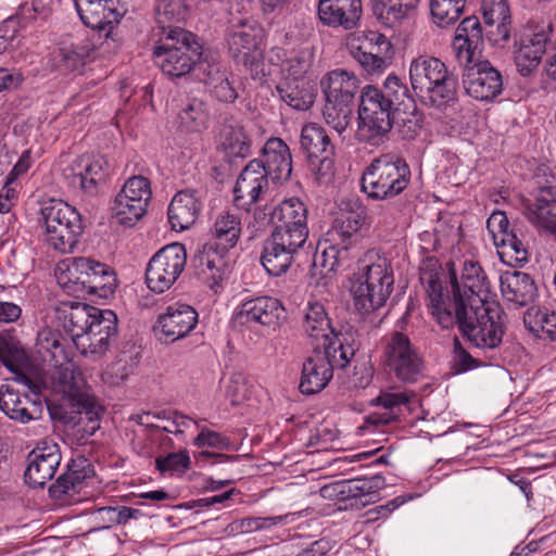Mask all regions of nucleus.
Masks as SVG:
<instances>
[{
  "mask_svg": "<svg viewBox=\"0 0 556 556\" xmlns=\"http://www.w3.org/2000/svg\"><path fill=\"white\" fill-rule=\"evenodd\" d=\"M300 143L307 160L333 154V146L327 131L317 124H308L302 128Z\"/></svg>",
  "mask_w": 556,
  "mask_h": 556,
  "instance_id": "45",
  "label": "nucleus"
},
{
  "mask_svg": "<svg viewBox=\"0 0 556 556\" xmlns=\"http://www.w3.org/2000/svg\"><path fill=\"white\" fill-rule=\"evenodd\" d=\"M393 270L384 257L364 264L352 281L351 293L355 308L363 315L386 304L393 289Z\"/></svg>",
  "mask_w": 556,
  "mask_h": 556,
  "instance_id": "8",
  "label": "nucleus"
},
{
  "mask_svg": "<svg viewBox=\"0 0 556 556\" xmlns=\"http://www.w3.org/2000/svg\"><path fill=\"white\" fill-rule=\"evenodd\" d=\"M195 68L199 72V79L208 89L215 81H218L224 76H227L228 71L226 67L217 61L214 56L204 54L197 63Z\"/></svg>",
  "mask_w": 556,
  "mask_h": 556,
  "instance_id": "58",
  "label": "nucleus"
},
{
  "mask_svg": "<svg viewBox=\"0 0 556 556\" xmlns=\"http://www.w3.org/2000/svg\"><path fill=\"white\" fill-rule=\"evenodd\" d=\"M303 329L307 337L312 339V345L320 348L336 349L340 339L339 333L334 331L330 324V318L323 304L309 302L304 315Z\"/></svg>",
  "mask_w": 556,
  "mask_h": 556,
  "instance_id": "29",
  "label": "nucleus"
},
{
  "mask_svg": "<svg viewBox=\"0 0 556 556\" xmlns=\"http://www.w3.org/2000/svg\"><path fill=\"white\" fill-rule=\"evenodd\" d=\"M201 204L194 191H179L172 199L167 215L174 230H185L192 226L199 215Z\"/></svg>",
  "mask_w": 556,
  "mask_h": 556,
  "instance_id": "36",
  "label": "nucleus"
},
{
  "mask_svg": "<svg viewBox=\"0 0 556 556\" xmlns=\"http://www.w3.org/2000/svg\"><path fill=\"white\" fill-rule=\"evenodd\" d=\"M36 346L45 362L60 365L68 362V356L61 333L51 328H43L37 333Z\"/></svg>",
  "mask_w": 556,
  "mask_h": 556,
  "instance_id": "47",
  "label": "nucleus"
},
{
  "mask_svg": "<svg viewBox=\"0 0 556 556\" xmlns=\"http://www.w3.org/2000/svg\"><path fill=\"white\" fill-rule=\"evenodd\" d=\"M409 79L414 92L427 106L443 110L458 101V78L438 58L414 59Z\"/></svg>",
  "mask_w": 556,
  "mask_h": 556,
  "instance_id": "4",
  "label": "nucleus"
},
{
  "mask_svg": "<svg viewBox=\"0 0 556 556\" xmlns=\"http://www.w3.org/2000/svg\"><path fill=\"white\" fill-rule=\"evenodd\" d=\"M276 89L280 99L295 110H307L314 103V94L306 80L282 79Z\"/></svg>",
  "mask_w": 556,
  "mask_h": 556,
  "instance_id": "44",
  "label": "nucleus"
},
{
  "mask_svg": "<svg viewBox=\"0 0 556 556\" xmlns=\"http://www.w3.org/2000/svg\"><path fill=\"white\" fill-rule=\"evenodd\" d=\"M367 219L366 206L358 198L341 202L340 214L326 232V240L334 243L345 242L354 247L361 238L359 230Z\"/></svg>",
  "mask_w": 556,
  "mask_h": 556,
  "instance_id": "20",
  "label": "nucleus"
},
{
  "mask_svg": "<svg viewBox=\"0 0 556 556\" xmlns=\"http://www.w3.org/2000/svg\"><path fill=\"white\" fill-rule=\"evenodd\" d=\"M278 222L285 224H290V222L307 224L306 205L298 198L281 201L269 210V223Z\"/></svg>",
  "mask_w": 556,
  "mask_h": 556,
  "instance_id": "52",
  "label": "nucleus"
},
{
  "mask_svg": "<svg viewBox=\"0 0 556 556\" xmlns=\"http://www.w3.org/2000/svg\"><path fill=\"white\" fill-rule=\"evenodd\" d=\"M337 489L338 494L343 498L362 500L364 497L365 501L362 502L363 505L374 502L365 478L342 481L337 484Z\"/></svg>",
  "mask_w": 556,
  "mask_h": 556,
  "instance_id": "61",
  "label": "nucleus"
},
{
  "mask_svg": "<svg viewBox=\"0 0 556 556\" xmlns=\"http://www.w3.org/2000/svg\"><path fill=\"white\" fill-rule=\"evenodd\" d=\"M324 240L328 245L325 247L319 257L320 266L325 269V274L337 271L350 258V250L353 247L345 242L334 243L327 241L326 238Z\"/></svg>",
  "mask_w": 556,
  "mask_h": 556,
  "instance_id": "55",
  "label": "nucleus"
},
{
  "mask_svg": "<svg viewBox=\"0 0 556 556\" xmlns=\"http://www.w3.org/2000/svg\"><path fill=\"white\" fill-rule=\"evenodd\" d=\"M525 326L535 336L556 341V313L547 308L531 307L523 317Z\"/></svg>",
  "mask_w": 556,
  "mask_h": 556,
  "instance_id": "49",
  "label": "nucleus"
},
{
  "mask_svg": "<svg viewBox=\"0 0 556 556\" xmlns=\"http://www.w3.org/2000/svg\"><path fill=\"white\" fill-rule=\"evenodd\" d=\"M420 0H376L374 14L386 25L393 26L414 12Z\"/></svg>",
  "mask_w": 556,
  "mask_h": 556,
  "instance_id": "48",
  "label": "nucleus"
},
{
  "mask_svg": "<svg viewBox=\"0 0 556 556\" xmlns=\"http://www.w3.org/2000/svg\"><path fill=\"white\" fill-rule=\"evenodd\" d=\"M354 354L355 349L344 342H339L336 349L314 345L312 355L305 358L302 366L301 393L312 395L324 390L332 379L333 370L345 368Z\"/></svg>",
  "mask_w": 556,
  "mask_h": 556,
  "instance_id": "10",
  "label": "nucleus"
},
{
  "mask_svg": "<svg viewBox=\"0 0 556 556\" xmlns=\"http://www.w3.org/2000/svg\"><path fill=\"white\" fill-rule=\"evenodd\" d=\"M50 497L56 501L60 505H72L80 501L79 492L75 488L66 473L61 475L55 483L49 488Z\"/></svg>",
  "mask_w": 556,
  "mask_h": 556,
  "instance_id": "59",
  "label": "nucleus"
},
{
  "mask_svg": "<svg viewBox=\"0 0 556 556\" xmlns=\"http://www.w3.org/2000/svg\"><path fill=\"white\" fill-rule=\"evenodd\" d=\"M409 89L396 75H389L381 87L365 86L358 105L357 138L370 146H380L389 139L394 115L407 100Z\"/></svg>",
  "mask_w": 556,
  "mask_h": 556,
  "instance_id": "2",
  "label": "nucleus"
},
{
  "mask_svg": "<svg viewBox=\"0 0 556 556\" xmlns=\"http://www.w3.org/2000/svg\"><path fill=\"white\" fill-rule=\"evenodd\" d=\"M452 298L444 295L445 305L453 312L458 304L464 307L477 308L480 305L496 303L491 301V285L485 271L479 263L466 261L463 266L460 279L456 277L453 268L448 273Z\"/></svg>",
  "mask_w": 556,
  "mask_h": 556,
  "instance_id": "11",
  "label": "nucleus"
},
{
  "mask_svg": "<svg viewBox=\"0 0 556 556\" xmlns=\"http://www.w3.org/2000/svg\"><path fill=\"white\" fill-rule=\"evenodd\" d=\"M285 318V307L281 302L271 296H257L243 302L236 314L240 325H261L276 328Z\"/></svg>",
  "mask_w": 556,
  "mask_h": 556,
  "instance_id": "25",
  "label": "nucleus"
},
{
  "mask_svg": "<svg viewBox=\"0 0 556 556\" xmlns=\"http://www.w3.org/2000/svg\"><path fill=\"white\" fill-rule=\"evenodd\" d=\"M268 188V176L263 163L257 160L250 161L241 170L235 188L233 203L237 207L249 211L256 203L261 193Z\"/></svg>",
  "mask_w": 556,
  "mask_h": 556,
  "instance_id": "26",
  "label": "nucleus"
},
{
  "mask_svg": "<svg viewBox=\"0 0 556 556\" xmlns=\"http://www.w3.org/2000/svg\"><path fill=\"white\" fill-rule=\"evenodd\" d=\"M332 156L333 154H324L307 160L309 170L319 184L330 181L333 176L334 163Z\"/></svg>",
  "mask_w": 556,
  "mask_h": 556,
  "instance_id": "64",
  "label": "nucleus"
},
{
  "mask_svg": "<svg viewBox=\"0 0 556 556\" xmlns=\"http://www.w3.org/2000/svg\"><path fill=\"white\" fill-rule=\"evenodd\" d=\"M152 192L150 181L143 176H132L115 197L112 211L117 224L132 227L147 213Z\"/></svg>",
  "mask_w": 556,
  "mask_h": 556,
  "instance_id": "17",
  "label": "nucleus"
},
{
  "mask_svg": "<svg viewBox=\"0 0 556 556\" xmlns=\"http://www.w3.org/2000/svg\"><path fill=\"white\" fill-rule=\"evenodd\" d=\"M382 362L386 370L403 383H416L424 377V359L403 332L391 333L383 348Z\"/></svg>",
  "mask_w": 556,
  "mask_h": 556,
  "instance_id": "13",
  "label": "nucleus"
},
{
  "mask_svg": "<svg viewBox=\"0 0 556 556\" xmlns=\"http://www.w3.org/2000/svg\"><path fill=\"white\" fill-rule=\"evenodd\" d=\"M157 470L162 473L185 471L190 466V457L187 452L169 453L164 457L155 459Z\"/></svg>",
  "mask_w": 556,
  "mask_h": 556,
  "instance_id": "63",
  "label": "nucleus"
},
{
  "mask_svg": "<svg viewBox=\"0 0 556 556\" xmlns=\"http://www.w3.org/2000/svg\"><path fill=\"white\" fill-rule=\"evenodd\" d=\"M303 248L269 235L263 242L261 264L273 277L286 274L299 261Z\"/></svg>",
  "mask_w": 556,
  "mask_h": 556,
  "instance_id": "27",
  "label": "nucleus"
},
{
  "mask_svg": "<svg viewBox=\"0 0 556 556\" xmlns=\"http://www.w3.org/2000/svg\"><path fill=\"white\" fill-rule=\"evenodd\" d=\"M27 361L21 342L10 333L0 334V362L12 374H20Z\"/></svg>",
  "mask_w": 556,
  "mask_h": 556,
  "instance_id": "51",
  "label": "nucleus"
},
{
  "mask_svg": "<svg viewBox=\"0 0 556 556\" xmlns=\"http://www.w3.org/2000/svg\"><path fill=\"white\" fill-rule=\"evenodd\" d=\"M271 224L275 228L270 235L304 249L309 232L307 224L296 222H290V224L280 222Z\"/></svg>",
  "mask_w": 556,
  "mask_h": 556,
  "instance_id": "57",
  "label": "nucleus"
},
{
  "mask_svg": "<svg viewBox=\"0 0 556 556\" xmlns=\"http://www.w3.org/2000/svg\"><path fill=\"white\" fill-rule=\"evenodd\" d=\"M556 211V185L541 187L535 201L526 207V216L529 222L538 219L543 215L553 216Z\"/></svg>",
  "mask_w": 556,
  "mask_h": 556,
  "instance_id": "54",
  "label": "nucleus"
},
{
  "mask_svg": "<svg viewBox=\"0 0 556 556\" xmlns=\"http://www.w3.org/2000/svg\"><path fill=\"white\" fill-rule=\"evenodd\" d=\"M462 64L465 66L463 86L469 97L488 102L502 93L503 76L488 60Z\"/></svg>",
  "mask_w": 556,
  "mask_h": 556,
  "instance_id": "19",
  "label": "nucleus"
},
{
  "mask_svg": "<svg viewBox=\"0 0 556 556\" xmlns=\"http://www.w3.org/2000/svg\"><path fill=\"white\" fill-rule=\"evenodd\" d=\"M98 307L80 302H70L63 305V328L70 334L77 348L78 340L83 339L88 329L89 320L98 312Z\"/></svg>",
  "mask_w": 556,
  "mask_h": 556,
  "instance_id": "37",
  "label": "nucleus"
},
{
  "mask_svg": "<svg viewBox=\"0 0 556 556\" xmlns=\"http://www.w3.org/2000/svg\"><path fill=\"white\" fill-rule=\"evenodd\" d=\"M553 30L548 21H529L515 33L514 59L520 75L529 76L538 68Z\"/></svg>",
  "mask_w": 556,
  "mask_h": 556,
  "instance_id": "12",
  "label": "nucleus"
},
{
  "mask_svg": "<svg viewBox=\"0 0 556 556\" xmlns=\"http://www.w3.org/2000/svg\"><path fill=\"white\" fill-rule=\"evenodd\" d=\"M54 7V0H33L30 5H21L18 15L23 26H27L30 23L48 22L53 15Z\"/></svg>",
  "mask_w": 556,
  "mask_h": 556,
  "instance_id": "56",
  "label": "nucleus"
},
{
  "mask_svg": "<svg viewBox=\"0 0 556 556\" xmlns=\"http://www.w3.org/2000/svg\"><path fill=\"white\" fill-rule=\"evenodd\" d=\"M187 263L184 244L175 242L159 250L149 261L146 283L154 293L168 290L181 275Z\"/></svg>",
  "mask_w": 556,
  "mask_h": 556,
  "instance_id": "14",
  "label": "nucleus"
},
{
  "mask_svg": "<svg viewBox=\"0 0 556 556\" xmlns=\"http://www.w3.org/2000/svg\"><path fill=\"white\" fill-rule=\"evenodd\" d=\"M67 172V178L74 187H79L85 193L96 194L109 176V163L102 155L84 154L73 161Z\"/></svg>",
  "mask_w": 556,
  "mask_h": 556,
  "instance_id": "24",
  "label": "nucleus"
},
{
  "mask_svg": "<svg viewBox=\"0 0 556 556\" xmlns=\"http://www.w3.org/2000/svg\"><path fill=\"white\" fill-rule=\"evenodd\" d=\"M262 28L255 22H240L228 35L229 53L237 64L250 70L256 78L263 73V53L260 48Z\"/></svg>",
  "mask_w": 556,
  "mask_h": 556,
  "instance_id": "16",
  "label": "nucleus"
},
{
  "mask_svg": "<svg viewBox=\"0 0 556 556\" xmlns=\"http://www.w3.org/2000/svg\"><path fill=\"white\" fill-rule=\"evenodd\" d=\"M224 253L213 243H207L191 260L195 277L212 289L219 285L225 275Z\"/></svg>",
  "mask_w": 556,
  "mask_h": 556,
  "instance_id": "33",
  "label": "nucleus"
},
{
  "mask_svg": "<svg viewBox=\"0 0 556 556\" xmlns=\"http://www.w3.org/2000/svg\"><path fill=\"white\" fill-rule=\"evenodd\" d=\"M266 175L274 182L287 181L292 173V157L287 143L273 137L268 139L263 148L261 159Z\"/></svg>",
  "mask_w": 556,
  "mask_h": 556,
  "instance_id": "32",
  "label": "nucleus"
},
{
  "mask_svg": "<svg viewBox=\"0 0 556 556\" xmlns=\"http://www.w3.org/2000/svg\"><path fill=\"white\" fill-rule=\"evenodd\" d=\"M410 181V169L404 159L395 154H382L365 168L362 191L371 200H388L402 193Z\"/></svg>",
  "mask_w": 556,
  "mask_h": 556,
  "instance_id": "6",
  "label": "nucleus"
},
{
  "mask_svg": "<svg viewBox=\"0 0 556 556\" xmlns=\"http://www.w3.org/2000/svg\"><path fill=\"white\" fill-rule=\"evenodd\" d=\"M415 393L396 392V393H382L377 397L378 403L374 405H380L387 412L384 413H372L365 418L366 424L372 426L389 425L396 419L395 409L403 405H408L412 399H415Z\"/></svg>",
  "mask_w": 556,
  "mask_h": 556,
  "instance_id": "46",
  "label": "nucleus"
},
{
  "mask_svg": "<svg viewBox=\"0 0 556 556\" xmlns=\"http://www.w3.org/2000/svg\"><path fill=\"white\" fill-rule=\"evenodd\" d=\"M81 22L87 27L103 36L109 48L116 49L118 40L115 27L124 16L113 0H100L77 11Z\"/></svg>",
  "mask_w": 556,
  "mask_h": 556,
  "instance_id": "21",
  "label": "nucleus"
},
{
  "mask_svg": "<svg viewBox=\"0 0 556 556\" xmlns=\"http://www.w3.org/2000/svg\"><path fill=\"white\" fill-rule=\"evenodd\" d=\"M0 410L13 421L28 424L40 417L41 406L40 402L33 400L27 393L20 392L10 384H2Z\"/></svg>",
  "mask_w": 556,
  "mask_h": 556,
  "instance_id": "30",
  "label": "nucleus"
},
{
  "mask_svg": "<svg viewBox=\"0 0 556 556\" xmlns=\"http://www.w3.org/2000/svg\"><path fill=\"white\" fill-rule=\"evenodd\" d=\"M210 106L199 98H190L177 114V124L182 131L200 132L208 127Z\"/></svg>",
  "mask_w": 556,
  "mask_h": 556,
  "instance_id": "40",
  "label": "nucleus"
},
{
  "mask_svg": "<svg viewBox=\"0 0 556 556\" xmlns=\"http://www.w3.org/2000/svg\"><path fill=\"white\" fill-rule=\"evenodd\" d=\"M70 481L75 484L78 492L83 489L87 479L92 478L94 470L90 462L85 457L72 460L65 472Z\"/></svg>",
  "mask_w": 556,
  "mask_h": 556,
  "instance_id": "62",
  "label": "nucleus"
},
{
  "mask_svg": "<svg viewBox=\"0 0 556 556\" xmlns=\"http://www.w3.org/2000/svg\"><path fill=\"white\" fill-rule=\"evenodd\" d=\"M117 336V316L111 309H98L88 324L83 339L78 340L77 349L83 354H103Z\"/></svg>",
  "mask_w": 556,
  "mask_h": 556,
  "instance_id": "22",
  "label": "nucleus"
},
{
  "mask_svg": "<svg viewBox=\"0 0 556 556\" xmlns=\"http://www.w3.org/2000/svg\"><path fill=\"white\" fill-rule=\"evenodd\" d=\"M60 463L61 453L56 444L36 447L28 455L25 482L33 488H43L54 477Z\"/></svg>",
  "mask_w": 556,
  "mask_h": 556,
  "instance_id": "28",
  "label": "nucleus"
},
{
  "mask_svg": "<svg viewBox=\"0 0 556 556\" xmlns=\"http://www.w3.org/2000/svg\"><path fill=\"white\" fill-rule=\"evenodd\" d=\"M485 24L496 25L495 43L507 42L511 36V15L505 0H484L482 4Z\"/></svg>",
  "mask_w": 556,
  "mask_h": 556,
  "instance_id": "41",
  "label": "nucleus"
},
{
  "mask_svg": "<svg viewBox=\"0 0 556 556\" xmlns=\"http://www.w3.org/2000/svg\"><path fill=\"white\" fill-rule=\"evenodd\" d=\"M348 48L352 58L368 75H381L392 63V45L384 35L377 31L353 37Z\"/></svg>",
  "mask_w": 556,
  "mask_h": 556,
  "instance_id": "15",
  "label": "nucleus"
},
{
  "mask_svg": "<svg viewBox=\"0 0 556 556\" xmlns=\"http://www.w3.org/2000/svg\"><path fill=\"white\" fill-rule=\"evenodd\" d=\"M197 324V311L190 305L176 303L159 316L154 331L160 341L172 343L189 334Z\"/></svg>",
  "mask_w": 556,
  "mask_h": 556,
  "instance_id": "23",
  "label": "nucleus"
},
{
  "mask_svg": "<svg viewBox=\"0 0 556 556\" xmlns=\"http://www.w3.org/2000/svg\"><path fill=\"white\" fill-rule=\"evenodd\" d=\"M482 27L477 16L465 17L456 28L453 50L459 63H470L482 45Z\"/></svg>",
  "mask_w": 556,
  "mask_h": 556,
  "instance_id": "34",
  "label": "nucleus"
},
{
  "mask_svg": "<svg viewBox=\"0 0 556 556\" xmlns=\"http://www.w3.org/2000/svg\"><path fill=\"white\" fill-rule=\"evenodd\" d=\"M320 87L325 96L324 118L342 134L351 121L358 80L345 70H334L320 80Z\"/></svg>",
  "mask_w": 556,
  "mask_h": 556,
  "instance_id": "9",
  "label": "nucleus"
},
{
  "mask_svg": "<svg viewBox=\"0 0 556 556\" xmlns=\"http://www.w3.org/2000/svg\"><path fill=\"white\" fill-rule=\"evenodd\" d=\"M241 230V219L238 215L230 212H222L216 217L211 229L212 239L214 240L212 243L220 252L226 253L237 244Z\"/></svg>",
  "mask_w": 556,
  "mask_h": 556,
  "instance_id": "38",
  "label": "nucleus"
},
{
  "mask_svg": "<svg viewBox=\"0 0 556 556\" xmlns=\"http://www.w3.org/2000/svg\"><path fill=\"white\" fill-rule=\"evenodd\" d=\"M56 371L53 376L54 389L62 394V403L68 404L74 410L67 412L66 406L50 409L51 417L65 426L78 427L88 435H92L100 427L101 406L89 393L81 374L66 363L53 365Z\"/></svg>",
  "mask_w": 556,
  "mask_h": 556,
  "instance_id": "3",
  "label": "nucleus"
},
{
  "mask_svg": "<svg viewBox=\"0 0 556 556\" xmlns=\"http://www.w3.org/2000/svg\"><path fill=\"white\" fill-rule=\"evenodd\" d=\"M467 2L458 0H430V12L433 22L440 27L454 24L464 13Z\"/></svg>",
  "mask_w": 556,
  "mask_h": 556,
  "instance_id": "53",
  "label": "nucleus"
},
{
  "mask_svg": "<svg viewBox=\"0 0 556 556\" xmlns=\"http://www.w3.org/2000/svg\"><path fill=\"white\" fill-rule=\"evenodd\" d=\"M155 63L162 72L180 78L190 74L203 56V46L199 37L189 30L174 27L163 30L153 51Z\"/></svg>",
  "mask_w": 556,
  "mask_h": 556,
  "instance_id": "5",
  "label": "nucleus"
},
{
  "mask_svg": "<svg viewBox=\"0 0 556 556\" xmlns=\"http://www.w3.org/2000/svg\"><path fill=\"white\" fill-rule=\"evenodd\" d=\"M318 17L324 25L346 30L357 26L362 16L361 0H319Z\"/></svg>",
  "mask_w": 556,
  "mask_h": 556,
  "instance_id": "31",
  "label": "nucleus"
},
{
  "mask_svg": "<svg viewBox=\"0 0 556 556\" xmlns=\"http://www.w3.org/2000/svg\"><path fill=\"white\" fill-rule=\"evenodd\" d=\"M39 224L47 243L62 253L73 252L84 232L81 215L62 200L50 199L41 205Z\"/></svg>",
  "mask_w": 556,
  "mask_h": 556,
  "instance_id": "7",
  "label": "nucleus"
},
{
  "mask_svg": "<svg viewBox=\"0 0 556 556\" xmlns=\"http://www.w3.org/2000/svg\"><path fill=\"white\" fill-rule=\"evenodd\" d=\"M68 270L88 294L108 299L115 292L116 275L105 263L89 257H75Z\"/></svg>",
  "mask_w": 556,
  "mask_h": 556,
  "instance_id": "18",
  "label": "nucleus"
},
{
  "mask_svg": "<svg viewBox=\"0 0 556 556\" xmlns=\"http://www.w3.org/2000/svg\"><path fill=\"white\" fill-rule=\"evenodd\" d=\"M525 237L522 225L515 223L497 233L493 242L500 249L501 256H508L517 263H523L528 261Z\"/></svg>",
  "mask_w": 556,
  "mask_h": 556,
  "instance_id": "39",
  "label": "nucleus"
},
{
  "mask_svg": "<svg viewBox=\"0 0 556 556\" xmlns=\"http://www.w3.org/2000/svg\"><path fill=\"white\" fill-rule=\"evenodd\" d=\"M481 364V361L471 356L470 353L462 345L459 339L455 337L453 341L451 370L457 375L464 374L468 370L480 367Z\"/></svg>",
  "mask_w": 556,
  "mask_h": 556,
  "instance_id": "60",
  "label": "nucleus"
},
{
  "mask_svg": "<svg viewBox=\"0 0 556 556\" xmlns=\"http://www.w3.org/2000/svg\"><path fill=\"white\" fill-rule=\"evenodd\" d=\"M503 298L519 306H527L536 295L532 277L522 271H505L500 277Z\"/></svg>",
  "mask_w": 556,
  "mask_h": 556,
  "instance_id": "35",
  "label": "nucleus"
},
{
  "mask_svg": "<svg viewBox=\"0 0 556 556\" xmlns=\"http://www.w3.org/2000/svg\"><path fill=\"white\" fill-rule=\"evenodd\" d=\"M447 275L438 260L427 258L419 269V280L428 298L431 314L438 324L445 329L458 327L473 346L481 350H494L503 341L505 333V313L497 303L480 305L477 308L464 307L453 312L445 305L444 283Z\"/></svg>",
  "mask_w": 556,
  "mask_h": 556,
  "instance_id": "1",
  "label": "nucleus"
},
{
  "mask_svg": "<svg viewBox=\"0 0 556 556\" xmlns=\"http://www.w3.org/2000/svg\"><path fill=\"white\" fill-rule=\"evenodd\" d=\"M283 56H286L283 49L274 48L271 50V60H274V58L281 60L280 67L283 76L282 79L305 80L304 76L313 64V53L308 50H301L291 53L286 59H282Z\"/></svg>",
  "mask_w": 556,
  "mask_h": 556,
  "instance_id": "42",
  "label": "nucleus"
},
{
  "mask_svg": "<svg viewBox=\"0 0 556 556\" xmlns=\"http://www.w3.org/2000/svg\"><path fill=\"white\" fill-rule=\"evenodd\" d=\"M407 100L410 105H405L406 109H403L402 105L400 106L394 115V125L397 126L403 139L413 140L421 129L422 115L418 112L416 101L410 91L407 93Z\"/></svg>",
  "mask_w": 556,
  "mask_h": 556,
  "instance_id": "50",
  "label": "nucleus"
},
{
  "mask_svg": "<svg viewBox=\"0 0 556 556\" xmlns=\"http://www.w3.org/2000/svg\"><path fill=\"white\" fill-rule=\"evenodd\" d=\"M218 146L229 157H245L251 142L241 125L225 124L219 130Z\"/></svg>",
  "mask_w": 556,
  "mask_h": 556,
  "instance_id": "43",
  "label": "nucleus"
}]
</instances>
